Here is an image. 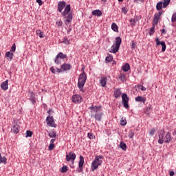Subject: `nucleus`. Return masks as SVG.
I'll return each mask as SVG.
<instances>
[{"label": "nucleus", "instance_id": "f257e3e1", "mask_svg": "<svg viewBox=\"0 0 176 176\" xmlns=\"http://www.w3.org/2000/svg\"><path fill=\"white\" fill-rule=\"evenodd\" d=\"M58 11L61 13L62 17H65V23H71L72 21V12H71V5L67 4L65 6V1H59L58 3Z\"/></svg>", "mask_w": 176, "mask_h": 176}, {"label": "nucleus", "instance_id": "f03ea898", "mask_svg": "<svg viewBox=\"0 0 176 176\" xmlns=\"http://www.w3.org/2000/svg\"><path fill=\"white\" fill-rule=\"evenodd\" d=\"M159 134V140L158 143L161 145L165 142L166 144H169L171 142V133L168 132L164 137V129L160 130L158 132Z\"/></svg>", "mask_w": 176, "mask_h": 176}, {"label": "nucleus", "instance_id": "7ed1b4c3", "mask_svg": "<svg viewBox=\"0 0 176 176\" xmlns=\"http://www.w3.org/2000/svg\"><path fill=\"white\" fill-rule=\"evenodd\" d=\"M86 80H87V76L86 75V73L83 72L82 74L79 75L78 81L77 84V86L80 91H83V87L85 86V84L86 83Z\"/></svg>", "mask_w": 176, "mask_h": 176}, {"label": "nucleus", "instance_id": "20e7f679", "mask_svg": "<svg viewBox=\"0 0 176 176\" xmlns=\"http://www.w3.org/2000/svg\"><path fill=\"white\" fill-rule=\"evenodd\" d=\"M100 159H102V155H96L95 157V160L93 161L91 166L92 171L97 170V168H98V166H101V164H102V160H100Z\"/></svg>", "mask_w": 176, "mask_h": 176}, {"label": "nucleus", "instance_id": "39448f33", "mask_svg": "<svg viewBox=\"0 0 176 176\" xmlns=\"http://www.w3.org/2000/svg\"><path fill=\"white\" fill-rule=\"evenodd\" d=\"M46 123L47 126H50V127H57V124L54 122V118H53V116H48L46 118Z\"/></svg>", "mask_w": 176, "mask_h": 176}, {"label": "nucleus", "instance_id": "423d86ee", "mask_svg": "<svg viewBox=\"0 0 176 176\" xmlns=\"http://www.w3.org/2000/svg\"><path fill=\"white\" fill-rule=\"evenodd\" d=\"M72 100L74 104H80L83 99L80 95H74L72 98Z\"/></svg>", "mask_w": 176, "mask_h": 176}, {"label": "nucleus", "instance_id": "0eeeda50", "mask_svg": "<svg viewBox=\"0 0 176 176\" xmlns=\"http://www.w3.org/2000/svg\"><path fill=\"white\" fill-rule=\"evenodd\" d=\"M76 159V154L74 152H70L69 154L66 155V160L67 162H74Z\"/></svg>", "mask_w": 176, "mask_h": 176}, {"label": "nucleus", "instance_id": "6e6552de", "mask_svg": "<svg viewBox=\"0 0 176 176\" xmlns=\"http://www.w3.org/2000/svg\"><path fill=\"white\" fill-rule=\"evenodd\" d=\"M162 14H163V12L160 11L157 13H155L153 19V23L157 24L159 23V20H160V17H162Z\"/></svg>", "mask_w": 176, "mask_h": 176}, {"label": "nucleus", "instance_id": "1a4fd4ad", "mask_svg": "<svg viewBox=\"0 0 176 176\" xmlns=\"http://www.w3.org/2000/svg\"><path fill=\"white\" fill-rule=\"evenodd\" d=\"M122 104L124 108H129V97L127 96V94H123L122 95Z\"/></svg>", "mask_w": 176, "mask_h": 176}, {"label": "nucleus", "instance_id": "9d476101", "mask_svg": "<svg viewBox=\"0 0 176 176\" xmlns=\"http://www.w3.org/2000/svg\"><path fill=\"white\" fill-rule=\"evenodd\" d=\"M60 67L63 72L70 71V69H72V65H71V64H69V63H63V65H60Z\"/></svg>", "mask_w": 176, "mask_h": 176}, {"label": "nucleus", "instance_id": "9b49d317", "mask_svg": "<svg viewBox=\"0 0 176 176\" xmlns=\"http://www.w3.org/2000/svg\"><path fill=\"white\" fill-rule=\"evenodd\" d=\"M156 45L162 46V52H166V43L164 41H160L159 38H155Z\"/></svg>", "mask_w": 176, "mask_h": 176}, {"label": "nucleus", "instance_id": "f8f14e48", "mask_svg": "<svg viewBox=\"0 0 176 176\" xmlns=\"http://www.w3.org/2000/svg\"><path fill=\"white\" fill-rule=\"evenodd\" d=\"M83 164H85V158L83 157V156L80 155V160L78 162V167L80 168V172L83 171Z\"/></svg>", "mask_w": 176, "mask_h": 176}, {"label": "nucleus", "instance_id": "ddd939ff", "mask_svg": "<svg viewBox=\"0 0 176 176\" xmlns=\"http://www.w3.org/2000/svg\"><path fill=\"white\" fill-rule=\"evenodd\" d=\"M12 133H14V134H19L20 133V126L17 124H14L12 128Z\"/></svg>", "mask_w": 176, "mask_h": 176}, {"label": "nucleus", "instance_id": "4468645a", "mask_svg": "<svg viewBox=\"0 0 176 176\" xmlns=\"http://www.w3.org/2000/svg\"><path fill=\"white\" fill-rule=\"evenodd\" d=\"M140 21V18L138 16H135L134 19H130V23H131V27H135V23H138V21Z\"/></svg>", "mask_w": 176, "mask_h": 176}, {"label": "nucleus", "instance_id": "2eb2a0df", "mask_svg": "<svg viewBox=\"0 0 176 176\" xmlns=\"http://www.w3.org/2000/svg\"><path fill=\"white\" fill-rule=\"evenodd\" d=\"M119 49H120L119 47H118L117 45H116L115 44H113V45L111 46V47L109 52H110V53H114V54H115V53H118V52H119Z\"/></svg>", "mask_w": 176, "mask_h": 176}, {"label": "nucleus", "instance_id": "dca6fc26", "mask_svg": "<svg viewBox=\"0 0 176 176\" xmlns=\"http://www.w3.org/2000/svg\"><path fill=\"white\" fill-rule=\"evenodd\" d=\"M107 80H108V78H107V77H101L100 83L102 87H105V86H107Z\"/></svg>", "mask_w": 176, "mask_h": 176}, {"label": "nucleus", "instance_id": "f3484780", "mask_svg": "<svg viewBox=\"0 0 176 176\" xmlns=\"http://www.w3.org/2000/svg\"><path fill=\"white\" fill-rule=\"evenodd\" d=\"M135 101H136V102H143V104H145V102L146 101V98L142 96H138L135 98Z\"/></svg>", "mask_w": 176, "mask_h": 176}, {"label": "nucleus", "instance_id": "a211bd4d", "mask_svg": "<svg viewBox=\"0 0 176 176\" xmlns=\"http://www.w3.org/2000/svg\"><path fill=\"white\" fill-rule=\"evenodd\" d=\"M5 56L7 58L8 61H12V60H13V52H7L5 54Z\"/></svg>", "mask_w": 176, "mask_h": 176}, {"label": "nucleus", "instance_id": "6ab92c4d", "mask_svg": "<svg viewBox=\"0 0 176 176\" xmlns=\"http://www.w3.org/2000/svg\"><path fill=\"white\" fill-rule=\"evenodd\" d=\"M8 82V80H6V81H4L1 83V87L2 90H8V89H9Z\"/></svg>", "mask_w": 176, "mask_h": 176}, {"label": "nucleus", "instance_id": "aec40b11", "mask_svg": "<svg viewBox=\"0 0 176 176\" xmlns=\"http://www.w3.org/2000/svg\"><path fill=\"white\" fill-rule=\"evenodd\" d=\"M102 118V112H97L95 114V119L98 120V122H101V119Z\"/></svg>", "mask_w": 176, "mask_h": 176}, {"label": "nucleus", "instance_id": "412c9836", "mask_svg": "<svg viewBox=\"0 0 176 176\" xmlns=\"http://www.w3.org/2000/svg\"><path fill=\"white\" fill-rule=\"evenodd\" d=\"M113 45H117V47H120V45H122V38L120 37H116V42L113 43Z\"/></svg>", "mask_w": 176, "mask_h": 176}, {"label": "nucleus", "instance_id": "4be33fe9", "mask_svg": "<svg viewBox=\"0 0 176 176\" xmlns=\"http://www.w3.org/2000/svg\"><path fill=\"white\" fill-rule=\"evenodd\" d=\"M120 96H122V91H120V89H117L114 91V97L116 98H119V97H120Z\"/></svg>", "mask_w": 176, "mask_h": 176}, {"label": "nucleus", "instance_id": "5701e85b", "mask_svg": "<svg viewBox=\"0 0 176 176\" xmlns=\"http://www.w3.org/2000/svg\"><path fill=\"white\" fill-rule=\"evenodd\" d=\"M93 16H98L100 17V16H102V12L100 10H95L92 11Z\"/></svg>", "mask_w": 176, "mask_h": 176}, {"label": "nucleus", "instance_id": "b1692460", "mask_svg": "<svg viewBox=\"0 0 176 176\" xmlns=\"http://www.w3.org/2000/svg\"><path fill=\"white\" fill-rule=\"evenodd\" d=\"M111 30L114 31V32H119V28L118 27V25L116 23H113L111 24Z\"/></svg>", "mask_w": 176, "mask_h": 176}, {"label": "nucleus", "instance_id": "393cba45", "mask_svg": "<svg viewBox=\"0 0 176 176\" xmlns=\"http://www.w3.org/2000/svg\"><path fill=\"white\" fill-rule=\"evenodd\" d=\"M57 58H60L61 60H64V58H67V54H63V52H59L57 55Z\"/></svg>", "mask_w": 176, "mask_h": 176}, {"label": "nucleus", "instance_id": "a878e982", "mask_svg": "<svg viewBox=\"0 0 176 176\" xmlns=\"http://www.w3.org/2000/svg\"><path fill=\"white\" fill-rule=\"evenodd\" d=\"M130 69V65L129 63H126L122 66V71L124 72H127Z\"/></svg>", "mask_w": 176, "mask_h": 176}, {"label": "nucleus", "instance_id": "bb28decb", "mask_svg": "<svg viewBox=\"0 0 176 176\" xmlns=\"http://www.w3.org/2000/svg\"><path fill=\"white\" fill-rule=\"evenodd\" d=\"M48 135H49V137H50V138H56V137L57 135V132H56L54 131L48 132Z\"/></svg>", "mask_w": 176, "mask_h": 176}, {"label": "nucleus", "instance_id": "cd10ccee", "mask_svg": "<svg viewBox=\"0 0 176 176\" xmlns=\"http://www.w3.org/2000/svg\"><path fill=\"white\" fill-rule=\"evenodd\" d=\"M157 25V24L153 23V27L150 29L149 35L152 36L153 34H155V28Z\"/></svg>", "mask_w": 176, "mask_h": 176}, {"label": "nucleus", "instance_id": "c85d7f7f", "mask_svg": "<svg viewBox=\"0 0 176 176\" xmlns=\"http://www.w3.org/2000/svg\"><path fill=\"white\" fill-rule=\"evenodd\" d=\"M60 43H64L65 45H69V40H68V37L65 36Z\"/></svg>", "mask_w": 176, "mask_h": 176}, {"label": "nucleus", "instance_id": "c756f323", "mask_svg": "<svg viewBox=\"0 0 176 176\" xmlns=\"http://www.w3.org/2000/svg\"><path fill=\"white\" fill-rule=\"evenodd\" d=\"M162 8H163V1H160L156 5L157 10H162Z\"/></svg>", "mask_w": 176, "mask_h": 176}, {"label": "nucleus", "instance_id": "7c9ffc66", "mask_svg": "<svg viewBox=\"0 0 176 176\" xmlns=\"http://www.w3.org/2000/svg\"><path fill=\"white\" fill-rule=\"evenodd\" d=\"M120 148H121L122 151H126L127 149V145H126V143L121 142L120 144Z\"/></svg>", "mask_w": 176, "mask_h": 176}, {"label": "nucleus", "instance_id": "2f4dec72", "mask_svg": "<svg viewBox=\"0 0 176 176\" xmlns=\"http://www.w3.org/2000/svg\"><path fill=\"white\" fill-rule=\"evenodd\" d=\"M164 1H162V8H167V6H168V5H170V2L171 0H163Z\"/></svg>", "mask_w": 176, "mask_h": 176}, {"label": "nucleus", "instance_id": "473e14b6", "mask_svg": "<svg viewBox=\"0 0 176 176\" xmlns=\"http://www.w3.org/2000/svg\"><path fill=\"white\" fill-rule=\"evenodd\" d=\"M101 108V107H97V106H91L89 107V109H91V111H94V112H98V109H100Z\"/></svg>", "mask_w": 176, "mask_h": 176}, {"label": "nucleus", "instance_id": "72a5a7b5", "mask_svg": "<svg viewBox=\"0 0 176 176\" xmlns=\"http://www.w3.org/2000/svg\"><path fill=\"white\" fill-rule=\"evenodd\" d=\"M7 160L6 157H2L0 153V164L1 163H4V164H6Z\"/></svg>", "mask_w": 176, "mask_h": 176}, {"label": "nucleus", "instance_id": "f704fd0d", "mask_svg": "<svg viewBox=\"0 0 176 176\" xmlns=\"http://www.w3.org/2000/svg\"><path fill=\"white\" fill-rule=\"evenodd\" d=\"M120 124L121 126H126V124H127V120H126V118L123 117L121 118Z\"/></svg>", "mask_w": 176, "mask_h": 176}, {"label": "nucleus", "instance_id": "c9c22d12", "mask_svg": "<svg viewBox=\"0 0 176 176\" xmlns=\"http://www.w3.org/2000/svg\"><path fill=\"white\" fill-rule=\"evenodd\" d=\"M36 35H38L39 38H44L43 32L41 31L40 30H38L36 31Z\"/></svg>", "mask_w": 176, "mask_h": 176}, {"label": "nucleus", "instance_id": "e433bc0d", "mask_svg": "<svg viewBox=\"0 0 176 176\" xmlns=\"http://www.w3.org/2000/svg\"><path fill=\"white\" fill-rule=\"evenodd\" d=\"M67 171H68V166H63L60 168V173H67Z\"/></svg>", "mask_w": 176, "mask_h": 176}, {"label": "nucleus", "instance_id": "4c0bfd02", "mask_svg": "<svg viewBox=\"0 0 176 176\" xmlns=\"http://www.w3.org/2000/svg\"><path fill=\"white\" fill-rule=\"evenodd\" d=\"M134 135H135V133H134L133 131V130H130L129 131L128 137L131 139V138H133Z\"/></svg>", "mask_w": 176, "mask_h": 176}, {"label": "nucleus", "instance_id": "58836bf2", "mask_svg": "<svg viewBox=\"0 0 176 176\" xmlns=\"http://www.w3.org/2000/svg\"><path fill=\"white\" fill-rule=\"evenodd\" d=\"M112 60H113V56L109 55V56L106 57V61L107 63H111V61H112Z\"/></svg>", "mask_w": 176, "mask_h": 176}, {"label": "nucleus", "instance_id": "ea45409f", "mask_svg": "<svg viewBox=\"0 0 176 176\" xmlns=\"http://www.w3.org/2000/svg\"><path fill=\"white\" fill-rule=\"evenodd\" d=\"M118 79H120L122 82H124V79H125L124 74L120 73V74L118 76Z\"/></svg>", "mask_w": 176, "mask_h": 176}, {"label": "nucleus", "instance_id": "a19ab883", "mask_svg": "<svg viewBox=\"0 0 176 176\" xmlns=\"http://www.w3.org/2000/svg\"><path fill=\"white\" fill-rule=\"evenodd\" d=\"M54 63L55 64H57V65H60L61 64V61L60 60V58H57V56L54 58Z\"/></svg>", "mask_w": 176, "mask_h": 176}, {"label": "nucleus", "instance_id": "79ce46f5", "mask_svg": "<svg viewBox=\"0 0 176 176\" xmlns=\"http://www.w3.org/2000/svg\"><path fill=\"white\" fill-rule=\"evenodd\" d=\"M131 47L133 50L135 49V47H137V44L135 43V41H132L131 44Z\"/></svg>", "mask_w": 176, "mask_h": 176}, {"label": "nucleus", "instance_id": "37998d69", "mask_svg": "<svg viewBox=\"0 0 176 176\" xmlns=\"http://www.w3.org/2000/svg\"><path fill=\"white\" fill-rule=\"evenodd\" d=\"M171 22L176 23V12L172 15Z\"/></svg>", "mask_w": 176, "mask_h": 176}, {"label": "nucleus", "instance_id": "c03bdc74", "mask_svg": "<svg viewBox=\"0 0 176 176\" xmlns=\"http://www.w3.org/2000/svg\"><path fill=\"white\" fill-rule=\"evenodd\" d=\"M32 134H33L32 131H26V135H25V137H26V138H27V137H32Z\"/></svg>", "mask_w": 176, "mask_h": 176}, {"label": "nucleus", "instance_id": "a18cd8bd", "mask_svg": "<svg viewBox=\"0 0 176 176\" xmlns=\"http://www.w3.org/2000/svg\"><path fill=\"white\" fill-rule=\"evenodd\" d=\"M151 108H152V106L149 104L148 107L144 109L145 113H147V112H149V111H151Z\"/></svg>", "mask_w": 176, "mask_h": 176}, {"label": "nucleus", "instance_id": "49530a36", "mask_svg": "<svg viewBox=\"0 0 176 176\" xmlns=\"http://www.w3.org/2000/svg\"><path fill=\"white\" fill-rule=\"evenodd\" d=\"M87 137L89 140H93V138H94V135L92 133H88Z\"/></svg>", "mask_w": 176, "mask_h": 176}, {"label": "nucleus", "instance_id": "de8ad7c7", "mask_svg": "<svg viewBox=\"0 0 176 176\" xmlns=\"http://www.w3.org/2000/svg\"><path fill=\"white\" fill-rule=\"evenodd\" d=\"M138 87L142 90V91H145L146 90V88L142 85H138Z\"/></svg>", "mask_w": 176, "mask_h": 176}, {"label": "nucleus", "instance_id": "09e8293b", "mask_svg": "<svg viewBox=\"0 0 176 176\" xmlns=\"http://www.w3.org/2000/svg\"><path fill=\"white\" fill-rule=\"evenodd\" d=\"M54 148V144L50 143L48 147L49 151H53Z\"/></svg>", "mask_w": 176, "mask_h": 176}, {"label": "nucleus", "instance_id": "8fccbe9b", "mask_svg": "<svg viewBox=\"0 0 176 176\" xmlns=\"http://www.w3.org/2000/svg\"><path fill=\"white\" fill-rule=\"evenodd\" d=\"M10 52H16V44H13L11 47Z\"/></svg>", "mask_w": 176, "mask_h": 176}, {"label": "nucleus", "instance_id": "3c124183", "mask_svg": "<svg viewBox=\"0 0 176 176\" xmlns=\"http://www.w3.org/2000/svg\"><path fill=\"white\" fill-rule=\"evenodd\" d=\"M30 100L32 104H34L35 102H36V99L35 98H30Z\"/></svg>", "mask_w": 176, "mask_h": 176}, {"label": "nucleus", "instance_id": "603ef678", "mask_svg": "<svg viewBox=\"0 0 176 176\" xmlns=\"http://www.w3.org/2000/svg\"><path fill=\"white\" fill-rule=\"evenodd\" d=\"M155 129H153L150 131L149 134L150 135H155Z\"/></svg>", "mask_w": 176, "mask_h": 176}, {"label": "nucleus", "instance_id": "864d4df0", "mask_svg": "<svg viewBox=\"0 0 176 176\" xmlns=\"http://www.w3.org/2000/svg\"><path fill=\"white\" fill-rule=\"evenodd\" d=\"M122 11L123 12V13H124V14H126L127 12H129V10H127V8H126L125 7H123L122 8Z\"/></svg>", "mask_w": 176, "mask_h": 176}, {"label": "nucleus", "instance_id": "5fc2aeb1", "mask_svg": "<svg viewBox=\"0 0 176 176\" xmlns=\"http://www.w3.org/2000/svg\"><path fill=\"white\" fill-rule=\"evenodd\" d=\"M50 71L52 74H54L56 72V69H54V67H50Z\"/></svg>", "mask_w": 176, "mask_h": 176}, {"label": "nucleus", "instance_id": "6e6d98bb", "mask_svg": "<svg viewBox=\"0 0 176 176\" xmlns=\"http://www.w3.org/2000/svg\"><path fill=\"white\" fill-rule=\"evenodd\" d=\"M37 3H38L39 6H42V4L43 2H42V0H36Z\"/></svg>", "mask_w": 176, "mask_h": 176}, {"label": "nucleus", "instance_id": "4d7b16f0", "mask_svg": "<svg viewBox=\"0 0 176 176\" xmlns=\"http://www.w3.org/2000/svg\"><path fill=\"white\" fill-rule=\"evenodd\" d=\"M56 72H58V74H60V72H63V70L61 69V66L60 68H56Z\"/></svg>", "mask_w": 176, "mask_h": 176}, {"label": "nucleus", "instance_id": "13d9d810", "mask_svg": "<svg viewBox=\"0 0 176 176\" xmlns=\"http://www.w3.org/2000/svg\"><path fill=\"white\" fill-rule=\"evenodd\" d=\"M30 98H35V94L33 92L30 93Z\"/></svg>", "mask_w": 176, "mask_h": 176}, {"label": "nucleus", "instance_id": "bf43d9fd", "mask_svg": "<svg viewBox=\"0 0 176 176\" xmlns=\"http://www.w3.org/2000/svg\"><path fill=\"white\" fill-rule=\"evenodd\" d=\"M169 175H170V176H174V171H170V172L169 173Z\"/></svg>", "mask_w": 176, "mask_h": 176}, {"label": "nucleus", "instance_id": "052dcab7", "mask_svg": "<svg viewBox=\"0 0 176 176\" xmlns=\"http://www.w3.org/2000/svg\"><path fill=\"white\" fill-rule=\"evenodd\" d=\"M54 141H56V139H52L51 140H50V144H54Z\"/></svg>", "mask_w": 176, "mask_h": 176}, {"label": "nucleus", "instance_id": "680f3d73", "mask_svg": "<svg viewBox=\"0 0 176 176\" xmlns=\"http://www.w3.org/2000/svg\"><path fill=\"white\" fill-rule=\"evenodd\" d=\"M71 31H72V29H71V28L67 29V34H69L71 32Z\"/></svg>", "mask_w": 176, "mask_h": 176}, {"label": "nucleus", "instance_id": "e2e57ef3", "mask_svg": "<svg viewBox=\"0 0 176 176\" xmlns=\"http://www.w3.org/2000/svg\"><path fill=\"white\" fill-rule=\"evenodd\" d=\"M167 32H166V29H162V34H166Z\"/></svg>", "mask_w": 176, "mask_h": 176}, {"label": "nucleus", "instance_id": "0e129e2a", "mask_svg": "<svg viewBox=\"0 0 176 176\" xmlns=\"http://www.w3.org/2000/svg\"><path fill=\"white\" fill-rule=\"evenodd\" d=\"M85 69H83V68H82L81 69V71L82 72H85V70H84Z\"/></svg>", "mask_w": 176, "mask_h": 176}, {"label": "nucleus", "instance_id": "69168bd1", "mask_svg": "<svg viewBox=\"0 0 176 176\" xmlns=\"http://www.w3.org/2000/svg\"><path fill=\"white\" fill-rule=\"evenodd\" d=\"M118 2H123V0H118Z\"/></svg>", "mask_w": 176, "mask_h": 176}, {"label": "nucleus", "instance_id": "338daca9", "mask_svg": "<svg viewBox=\"0 0 176 176\" xmlns=\"http://www.w3.org/2000/svg\"><path fill=\"white\" fill-rule=\"evenodd\" d=\"M140 2H144V0H139Z\"/></svg>", "mask_w": 176, "mask_h": 176}, {"label": "nucleus", "instance_id": "774afa93", "mask_svg": "<svg viewBox=\"0 0 176 176\" xmlns=\"http://www.w3.org/2000/svg\"><path fill=\"white\" fill-rule=\"evenodd\" d=\"M48 113H50V111H47Z\"/></svg>", "mask_w": 176, "mask_h": 176}]
</instances>
